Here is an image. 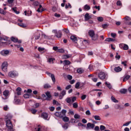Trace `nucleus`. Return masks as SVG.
<instances>
[{"mask_svg": "<svg viewBox=\"0 0 131 131\" xmlns=\"http://www.w3.org/2000/svg\"><path fill=\"white\" fill-rule=\"evenodd\" d=\"M116 59L119 60L120 59V55H118V53H116V56H115Z\"/></svg>", "mask_w": 131, "mask_h": 131, "instance_id": "obj_57", "label": "nucleus"}, {"mask_svg": "<svg viewBox=\"0 0 131 131\" xmlns=\"http://www.w3.org/2000/svg\"><path fill=\"white\" fill-rule=\"evenodd\" d=\"M65 8L66 9H68L69 8H70V9H71L72 7L71 6V5L70 4V3H68V4L66 5Z\"/></svg>", "mask_w": 131, "mask_h": 131, "instance_id": "obj_43", "label": "nucleus"}, {"mask_svg": "<svg viewBox=\"0 0 131 131\" xmlns=\"http://www.w3.org/2000/svg\"><path fill=\"white\" fill-rule=\"evenodd\" d=\"M121 70H122V69L121 68H120V67H115L114 68V71L116 72H120V71H121Z\"/></svg>", "mask_w": 131, "mask_h": 131, "instance_id": "obj_21", "label": "nucleus"}, {"mask_svg": "<svg viewBox=\"0 0 131 131\" xmlns=\"http://www.w3.org/2000/svg\"><path fill=\"white\" fill-rule=\"evenodd\" d=\"M66 113H67V111L66 110H62L60 112H56L55 113L54 115L57 117L62 119L64 116H66Z\"/></svg>", "mask_w": 131, "mask_h": 131, "instance_id": "obj_1", "label": "nucleus"}, {"mask_svg": "<svg viewBox=\"0 0 131 131\" xmlns=\"http://www.w3.org/2000/svg\"><path fill=\"white\" fill-rule=\"evenodd\" d=\"M43 36L46 39H50V38H51V37H50V36H48L46 34L43 35Z\"/></svg>", "mask_w": 131, "mask_h": 131, "instance_id": "obj_50", "label": "nucleus"}, {"mask_svg": "<svg viewBox=\"0 0 131 131\" xmlns=\"http://www.w3.org/2000/svg\"><path fill=\"white\" fill-rule=\"evenodd\" d=\"M63 62L65 64L64 65H70V64L71 63V62L69 60H64Z\"/></svg>", "mask_w": 131, "mask_h": 131, "instance_id": "obj_39", "label": "nucleus"}, {"mask_svg": "<svg viewBox=\"0 0 131 131\" xmlns=\"http://www.w3.org/2000/svg\"><path fill=\"white\" fill-rule=\"evenodd\" d=\"M95 128V124L92 123H88L86 124V129H93Z\"/></svg>", "mask_w": 131, "mask_h": 131, "instance_id": "obj_8", "label": "nucleus"}, {"mask_svg": "<svg viewBox=\"0 0 131 131\" xmlns=\"http://www.w3.org/2000/svg\"><path fill=\"white\" fill-rule=\"evenodd\" d=\"M84 10H86L87 11H89L91 10V7L89 6L88 4H86L84 6Z\"/></svg>", "mask_w": 131, "mask_h": 131, "instance_id": "obj_30", "label": "nucleus"}, {"mask_svg": "<svg viewBox=\"0 0 131 131\" xmlns=\"http://www.w3.org/2000/svg\"><path fill=\"white\" fill-rule=\"evenodd\" d=\"M10 53V51L9 50H2L0 54L2 56H8V54Z\"/></svg>", "mask_w": 131, "mask_h": 131, "instance_id": "obj_12", "label": "nucleus"}, {"mask_svg": "<svg viewBox=\"0 0 131 131\" xmlns=\"http://www.w3.org/2000/svg\"><path fill=\"white\" fill-rule=\"evenodd\" d=\"M117 6H122V3H121V1H118L117 2Z\"/></svg>", "mask_w": 131, "mask_h": 131, "instance_id": "obj_55", "label": "nucleus"}, {"mask_svg": "<svg viewBox=\"0 0 131 131\" xmlns=\"http://www.w3.org/2000/svg\"><path fill=\"white\" fill-rule=\"evenodd\" d=\"M31 113H32V114H35V113L37 112V110L34 108H32V109H31Z\"/></svg>", "mask_w": 131, "mask_h": 131, "instance_id": "obj_42", "label": "nucleus"}, {"mask_svg": "<svg viewBox=\"0 0 131 131\" xmlns=\"http://www.w3.org/2000/svg\"><path fill=\"white\" fill-rule=\"evenodd\" d=\"M111 35L113 37V38H115V37H116V33H112Z\"/></svg>", "mask_w": 131, "mask_h": 131, "instance_id": "obj_59", "label": "nucleus"}, {"mask_svg": "<svg viewBox=\"0 0 131 131\" xmlns=\"http://www.w3.org/2000/svg\"><path fill=\"white\" fill-rule=\"evenodd\" d=\"M81 100H82V101H83V100H85V99H86V95H82V96L81 97Z\"/></svg>", "mask_w": 131, "mask_h": 131, "instance_id": "obj_51", "label": "nucleus"}, {"mask_svg": "<svg viewBox=\"0 0 131 131\" xmlns=\"http://www.w3.org/2000/svg\"><path fill=\"white\" fill-rule=\"evenodd\" d=\"M70 38L74 42H77V38L75 36H71Z\"/></svg>", "mask_w": 131, "mask_h": 131, "instance_id": "obj_20", "label": "nucleus"}, {"mask_svg": "<svg viewBox=\"0 0 131 131\" xmlns=\"http://www.w3.org/2000/svg\"><path fill=\"white\" fill-rule=\"evenodd\" d=\"M84 18H85V21H89L91 18H92L91 15H90L89 13H86L84 15Z\"/></svg>", "mask_w": 131, "mask_h": 131, "instance_id": "obj_16", "label": "nucleus"}, {"mask_svg": "<svg viewBox=\"0 0 131 131\" xmlns=\"http://www.w3.org/2000/svg\"><path fill=\"white\" fill-rule=\"evenodd\" d=\"M73 108H75V109L78 108V103H77V102L73 103Z\"/></svg>", "mask_w": 131, "mask_h": 131, "instance_id": "obj_29", "label": "nucleus"}, {"mask_svg": "<svg viewBox=\"0 0 131 131\" xmlns=\"http://www.w3.org/2000/svg\"><path fill=\"white\" fill-rule=\"evenodd\" d=\"M77 72L78 73L81 74V73H83V70H82L81 68H79L77 70Z\"/></svg>", "mask_w": 131, "mask_h": 131, "instance_id": "obj_36", "label": "nucleus"}, {"mask_svg": "<svg viewBox=\"0 0 131 131\" xmlns=\"http://www.w3.org/2000/svg\"><path fill=\"white\" fill-rule=\"evenodd\" d=\"M21 91H22V89H21V88H20L19 87L17 88V89H16L17 93L16 94H17V96H20Z\"/></svg>", "mask_w": 131, "mask_h": 131, "instance_id": "obj_23", "label": "nucleus"}, {"mask_svg": "<svg viewBox=\"0 0 131 131\" xmlns=\"http://www.w3.org/2000/svg\"><path fill=\"white\" fill-rule=\"evenodd\" d=\"M123 49L125 50H128V46H127V45L125 44V45L124 46V47L123 48Z\"/></svg>", "mask_w": 131, "mask_h": 131, "instance_id": "obj_53", "label": "nucleus"}, {"mask_svg": "<svg viewBox=\"0 0 131 131\" xmlns=\"http://www.w3.org/2000/svg\"><path fill=\"white\" fill-rule=\"evenodd\" d=\"M35 131H42L41 126L40 125L38 126V127L35 128Z\"/></svg>", "mask_w": 131, "mask_h": 131, "instance_id": "obj_34", "label": "nucleus"}, {"mask_svg": "<svg viewBox=\"0 0 131 131\" xmlns=\"http://www.w3.org/2000/svg\"><path fill=\"white\" fill-rule=\"evenodd\" d=\"M62 97H64V96H65V95H66V91L65 90H63L61 93Z\"/></svg>", "mask_w": 131, "mask_h": 131, "instance_id": "obj_58", "label": "nucleus"}, {"mask_svg": "<svg viewBox=\"0 0 131 131\" xmlns=\"http://www.w3.org/2000/svg\"><path fill=\"white\" fill-rule=\"evenodd\" d=\"M93 117L95 119V120H101V117L98 115L93 116Z\"/></svg>", "mask_w": 131, "mask_h": 131, "instance_id": "obj_26", "label": "nucleus"}, {"mask_svg": "<svg viewBox=\"0 0 131 131\" xmlns=\"http://www.w3.org/2000/svg\"><path fill=\"white\" fill-rule=\"evenodd\" d=\"M46 74L47 75H49V76H50V77H51L53 82H56V78H55V75H54V74L49 72H47Z\"/></svg>", "mask_w": 131, "mask_h": 131, "instance_id": "obj_9", "label": "nucleus"}, {"mask_svg": "<svg viewBox=\"0 0 131 131\" xmlns=\"http://www.w3.org/2000/svg\"><path fill=\"white\" fill-rule=\"evenodd\" d=\"M63 69L66 70V71H69L70 70L69 69V67L68 65L64 64L63 66Z\"/></svg>", "mask_w": 131, "mask_h": 131, "instance_id": "obj_32", "label": "nucleus"}, {"mask_svg": "<svg viewBox=\"0 0 131 131\" xmlns=\"http://www.w3.org/2000/svg\"><path fill=\"white\" fill-rule=\"evenodd\" d=\"M6 126L8 128V131H14V129H13V125L12 124V122H11V120H7Z\"/></svg>", "mask_w": 131, "mask_h": 131, "instance_id": "obj_4", "label": "nucleus"}, {"mask_svg": "<svg viewBox=\"0 0 131 131\" xmlns=\"http://www.w3.org/2000/svg\"><path fill=\"white\" fill-rule=\"evenodd\" d=\"M46 95L47 101H51V100H52V95H51V93H50V92H46Z\"/></svg>", "mask_w": 131, "mask_h": 131, "instance_id": "obj_11", "label": "nucleus"}, {"mask_svg": "<svg viewBox=\"0 0 131 131\" xmlns=\"http://www.w3.org/2000/svg\"><path fill=\"white\" fill-rule=\"evenodd\" d=\"M115 109L119 110H123V107L120 106L119 104H116L115 105Z\"/></svg>", "mask_w": 131, "mask_h": 131, "instance_id": "obj_18", "label": "nucleus"}, {"mask_svg": "<svg viewBox=\"0 0 131 131\" xmlns=\"http://www.w3.org/2000/svg\"><path fill=\"white\" fill-rule=\"evenodd\" d=\"M100 130H105V129H106V127L103 125H101L100 126Z\"/></svg>", "mask_w": 131, "mask_h": 131, "instance_id": "obj_46", "label": "nucleus"}, {"mask_svg": "<svg viewBox=\"0 0 131 131\" xmlns=\"http://www.w3.org/2000/svg\"><path fill=\"white\" fill-rule=\"evenodd\" d=\"M51 85L48 83L44 85V89H50Z\"/></svg>", "mask_w": 131, "mask_h": 131, "instance_id": "obj_44", "label": "nucleus"}, {"mask_svg": "<svg viewBox=\"0 0 131 131\" xmlns=\"http://www.w3.org/2000/svg\"><path fill=\"white\" fill-rule=\"evenodd\" d=\"M97 19L98 21H99L100 22H102V21L104 20V19L103 18V17H99L97 18Z\"/></svg>", "mask_w": 131, "mask_h": 131, "instance_id": "obj_52", "label": "nucleus"}, {"mask_svg": "<svg viewBox=\"0 0 131 131\" xmlns=\"http://www.w3.org/2000/svg\"><path fill=\"white\" fill-rule=\"evenodd\" d=\"M130 78V76L129 75H126L125 76V77L123 79V81H126L128 79H129Z\"/></svg>", "mask_w": 131, "mask_h": 131, "instance_id": "obj_31", "label": "nucleus"}, {"mask_svg": "<svg viewBox=\"0 0 131 131\" xmlns=\"http://www.w3.org/2000/svg\"><path fill=\"white\" fill-rule=\"evenodd\" d=\"M127 92V89H122L120 90V93L121 94H126Z\"/></svg>", "mask_w": 131, "mask_h": 131, "instance_id": "obj_24", "label": "nucleus"}, {"mask_svg": "<svg viewBox=\"0 0 131 131\" xmlns=\"http://www.w3.org/2000/svg\"><path fill=\"white\" fill-rule=\"evenodd\" d=\"M79 85H80V82H77L75 84V89H79Z\"/></svg>", "mask_w": 131, "mask_h": 131, "instance_id": "obj_47", "label": "nucleus"}, {"mask_svg": "<svg viewBox=\"0 0 131 131\" xmlns=\"http://www.w3.org/2000/svg\"><path fill=\"white\" fill-rule=\"evenodd\" d=\"M0 14L5 15V11H4V9L0 8Z\"/></svg>", "mask_w": 131, "mask_h": 131, "instance_id": "obj_60", "label": "nucleus"}, {"mask_svg": "<svg viewBox=\"0 0 131 131\" xmlns=\"http://www.w3.org/2000/svg\"><path fill=\"white\" fill-rule=\"evenodd\" d=\"M66 101L67 102V103H68L69 104H70V103H71V97L67 98L66 99Z\"/></svg>", "mask_w": 131, "mask_h": 131, "instance_id": "obj_37", "label": "nucleus"}, {"mask_svg": "<svg viewBox=\"0 0 131 131\" xmlns=\"http://www.w3.org/2000/svg\"><path fill=\"white\" fill-rule=\"evenodd\" d=\"M38 51H39V52H42L43 51H45V48L39 47L38 48Z\"/></svg>", "mask_w": 131, "mask_h": 131, "instance_id": "obj_56", "label": "nucleus"}, {"mask_svg": "<svg viewBox=\"0 0 131 131\" xmlns=\"http://www.w3.org/2000/svg\"><path fill=\"white\" fill-rule=\"evenodd\" d=\"M105 41H114V39L112 38H107L105 39Z\"/></svg>", "mask_w": 131, "mask_h": 131, "instance_id": "obj_45", "label": "nucleus"}, {"mask_svg": "<svg viewBox=\"0 0 131 131\" xmlns=\"http://www.w3.org/2000/svg\"><path fill=\"white\" fill-rule=\"evenodd\" d=\"M1 68L3 71H4V72H8V62L7 61L4 62L2 64Z\"/></svg>", "mask_w": 131, "mask_h": 131, "instance_id": "obj_5", "label": "nucleus"}, {"mask_svg": "<svg viewBox=\"0 0 131 131\" xmlns=\"http://www.w3.org/2000/svg\"><path fill=\"white\" fill-rule=\"evenodd\" d=\"M92 40L94 41H96L99 39V35L98 34H95L92 37H91Z\"/></svg>", "mask_w": 131, "mask_h": 131, "instance_id": "obj_13", "label": "nucleus"}, {"mask_svg": "<svg viewBox=\"0 0 131 131\" xmlns=\"http://www.w3.org/2000/svg\"><path fill=\"white\" fill-rule=\"evenodd\" d=\"M18 25L20 26V27H23V28H25V27H27L26 25L23 24V23H18Z\"/></svg>", "mask_w": 131, "mask_h": 131, "instance_id": "obj_35", "label": "nucleus"}, {"mask_svg": "<svg viewBox=\"0 0 131 131\" xmlns=\"http://www.w3.org/2000/svg\"><path fill=\"white\" fill-rule=\"evenodd\" d=\"M89 35L90 36V37H92V36H94L95 35V31L93 30H90L88 32Z\"/></svg>", "mask_w": 131, "mask_h": 131, "instance_id": "obj_17", "label": "nucleus"}, {"mask_svg": "<svg viewBox=\"0 0 131 131\" xmlns=\"http://www.w3.org/2000/svg\"><path fill=\"white\" fill-rule=\"evenodd\" d=\"M18 75H19V74L18 73V72L16 71H11L8 73V76H9V77H12V78H14V77L18 76Z\"/></svg>", "mask_w": 131, "mask_h": 131, "instance_id": "obj_3", "label": "nucleus"}, {"mask_svg": "<svg viewBox=\"0 0 131 131\" xmlns=\"http://www.w3.org/2000/svg\"><path fill=\"white\" fill-rule=\"evenodd\" d=\"M41 117L44 119H48V117H49V115H48L47 113H43L41 114Z\"/></svg>", "mask_w": 131, "mask_h": 131, "instance_id": "obj_19", "label": "nucleus"}, {"mask_svg": "<svg viewBox=\"0 0 131 131\" xmlns=\"http://www.w3.org/2000/svg\"><path fill=\"white\" fill-rule=\"evenodd\" d=\"M57 52L58 53H64V52H65V51H64V49H59L57 50Z\"/></svg>", "mask_w": 131, "mask_h": 131, "instance_id": "obj_54", "label": "nucleus"}, {"mask_svg": "<svg viewBox=\"0 0 131 131\" xmlns=\"http://www.w3.org/2000/svg\"><path fill=\"white\" fill-rule=\"evenodd\" d=\"M11 40L13 42H18V43H21L22 42L21 40H18L17 38L13 36L11 37Z\"/></svg>", "mask_w": 131, "mask_h": 131, "instance_id": "obj_10", "label": "nucleus"}, {"mask_svg": "<svg viewBox=\"0 0 131 131\" xmlns=\"http://www.w3.org/2000/svg\"><path fill=\"white\" fill-rule=\"evenodd\" d=\"M3 96H4V100H7L10 96V91L9 90H5L3 92Z\"/></svg>", "mask_w": 131, "mask_h": 131, "instance_id": "obj_7", "label": "nucleus"}, {"mask_svg": "<svg viewBox=\"0 0 131 131\" xmlns=\"http://www.w3.org/2000/svg\"><path fill=\"white\" fill-rule=\"evenodd\" d=\"M24 97L25 98V99H28V98H29V95L28 94H24Z\"/></svg>", "mask_w": 131, "mask_h": 131, "instance_id": "obj_61", "label": "nucleus"}, {"mask_svg": "<svg viewBox=\"0 0 131 131\" xmlns=\"http://www.w3.org/2000/svg\"><path fill=\"white\" fill-rule=\"evenodd\" d=\"M8 39H9V38L7 36H4L3 37H0V45H1V46L8 45V42H4V41H8Z\"/></svg>", "mask_w": 131, "mask_h": 131, "instance_id": "obj_2", "label": "nucleus"}, {"mask_svg": "<svg viewBox=\"0 0 131 131\" xmlns=\"http://www.w3.org/2000/svg\"><path fill=\"white\" fill-rule=\"evenodd\" d=\"M12 10L15 13V14H19L20 12L17 11V7H14L12 8Z\"/></svg>", "mask_w": 131, "mask_h": 131, "instance_id": "obj_33", "label": "nucleus"}, {"mask_svg": "<svg viewBox=\"0 0 131 131\" xmlns=\"http://www.w3.org/2000/svg\"><path fill=\"white\" fill-rule=\"evenodd\" d=\"M14 103L16 105H19V104H21V101L20 99H18L16 96L14 97Z\"/></svg>", "mask_w": 131, "mask_h": 131, "instance_id": "obj_15", "label": "nucleus"}, {"mask_svg": "<svg viewBox=\"0 0 131 131\" xmlns=\"http://www.w3.org/2000/svg\"><path fill=\"white\" fill-rule=\"evenodd\" d=\"M111 100L113 102H114V103H118V100H116L113 96L111 97Z\"/></svg>", "mask_w": 131, "mask_h": 131, "instance_id": "obj_38", "label": "nucleus"}, {"mask_svg": "<svg viewBox=\"0 0 131 131\" xmlns=\"http://www.w3.org/2000/svg\"><path fill=\"white\" fill-rule=\"evenodd\" d=\"M71 85H68L66 87V90H70L71 89Z\"/></svg>", "mask_w": 131, "mask_h": 131, "instance_id": "obj_64", "label": "nucleus"}, {"mask_svg": "<svg viewBox=\"0 0 131 131\" xmlns=\"http://www.w3.org/2000/svg\"><path fill=\"white\" fill-rule=\"evenodd\" d=\"M98 76L100 79L103 80L105 79L106 77V74L102 71H101L98 74Z\"/></svg>", "mask_w": 131, "mask_h": 131, "instance_id": "obj_6", "label": "nucleus"}, {"mask_svg": "<svg viewBox=\"0 0 131 131\" xmlns=\"http://www.w3.org/2000/svg\"><path fill=\"white\" fill-rule=\"evenodd\" d=\"M67 78L68 79H69V80H71V79H72V76L70 75H68L67 76Z\"/></svg>", "mask_w": 131, "mask_h": 131, "instance_id": "obj_63", "label": "nucleus"}, {"mask_svg": "<svg viewBox=\"0 0 131 131\" xmlns=\"http://www.w3.org/2000/svg\"><path fill=\"white\" fill-rule=\"evenodd\" d=\"M55 35L58 38H60L62 36V32H61V31H58Z\"/></svg>", "mask_w": 131, "mask_h": 131, "instance_id": "obj_25", "label": "nucleus"}, {"mask_svg": "<svg viewBox=\"0 0 131 131\" xmlns=\"http://www.w3.org/2000/svg\"><path fill=\"white\" fill-rule=\"evenodd\" d=\"M94 130H95V131H99V130H100V128L98 126H96L95 127Z\"/></svg>", "mask_w": 131, "mask_h": 131, "instance_id": "obj_62", "label": "nucleus"}, {"mask_svg": "<svg viewBox=\"0 0 131 131\" xmlns=\"http://www.w3.org/2000/svg\"><path fill=\"white\" fill-rule=\"evenodd\" d=\"M74 117L75 119H79V118H80V116L77 114H76L74 115Z\"/></svg>", "mask_w": 131, "mask_h": 131, "instance_id": "obj_41", "label": "nucleus"}, {"mask_svg": "<svg viewBox=\"0 0 131 131\" xmlns=\"http://www.w3.org/2000/svg\"><path fill=\"white\" fill-rule=\"evenodd\" d=\"M46 9L42 8V6L41 5H39V7L37 10V12L38 13H42V12H43V11H45Z\"/></svg>", "mask_w": 131, "mask_h": 131, "instance_id": "obj_14", "label": "nucleus"}, {"mask_svg": "<svg viewBox=\"0 0 131 131\" xmlns=\"http://www.w3.org/2000/svg\"><path fill=\"white\" fill-rule=\"evenodd\" d=\"M62 127L64 128V129H67V128H68V124H64L63 125H62Z\"/></svg>", "mask_w": 131, "mask_h": 131, "instance_id": "obj_48", "label": "nucleus"}, {"mask_svg": "<svg viewBox=\"0 0 131 131\" xmlns=\"http://www.w3.org/2000/svg\"><path fill=\"white\" fill-rule=\"evenodd\" d=\"M71 57V55H68L66 54L63 56V58L64 59H68L69 58H70Z\"/></svg>", "mask_w": 131, "mask_h": 131, "instance_id": "obj_40", "label": "nucleus"}, {"mask_svg": "<svg viewBox=\"0 0 131 131\" xmlns=\"http://www.w3.org/2000/svg\"><path fill=\"white\" fill-rule=\"evenodd\" d=\"M71 99L72 100V103H74V102H75V101H76V97H75V96L71 97Z\"/></svg>", "mask_w": 131, "mask_h": 131, "instance_id": "obj_49", "label": "nucleus"}, {"mask_svg": "<svg viewBox=\"0 0 131 131\" xmlns=\"http://www.w3.org/2000/svg\"><path fill=\"white\" fill-rule=\"evenodd\" d=\"M105 84L110 90H111L112 89V86L111 85V84L105 82Z\"/></svg>", "mask_w": 131, "mask_h": 131, "instance_id": "obj_28", "label": "nucleus"}, {"mask_svg": "<svg viewBox=\"0 0 131 131\" xmlns=\"http://www.w3.org/2000/svg\"><path fill=\"white\" fill-rule=\"evenodd\" d=\"M61 119H62L63 121L64 122H68L69 121V118L66 116H64Z\"/></svg>", "mask_w": 131, "mask_h": 131, "instance_id": "obj_22", "label": "nucleus"}, {"mask_svg": "<svg viewBox=\"0 0 131 131\" xmlns=\"http://www.w3.org/2000/svg\"><path fill=\"white\" fill-rule=\"evenodd\" d=\"M54 61H55V58H54L49 57L48 58L49 63H52V64H53L54 63Z\"/></svg>", "mask_w": 131, "mask_h": 131, "instance_id": "obj_27", "label": "nucleus"}]
</instances>
